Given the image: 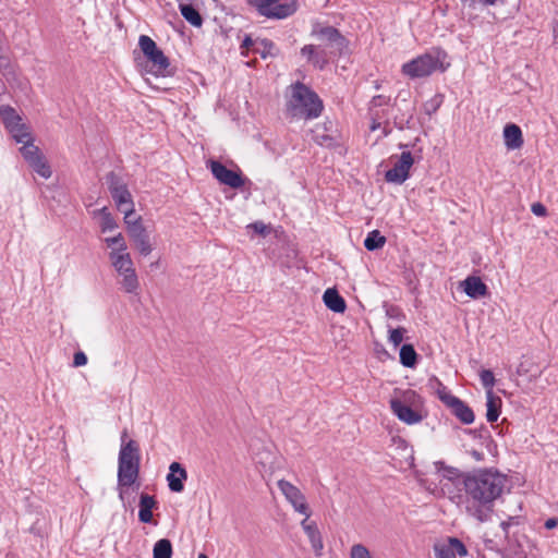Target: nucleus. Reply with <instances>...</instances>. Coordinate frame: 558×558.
I'll return each mask as SVG.
<instances>
[{
  "label": "nucleus",
  "instance_id": "nucleus-11",
  "mask_svg": "<svg viewBox=\"0 0 558 558\" xmlns=\"http://www.w3.org/2000/svg\"><path fill=\"white\" fill-rule=\"evenodd\" d=\"M260 15L269 19H286L296 11L294 1L279 3V0H252Z\"/></svg>",
  "mask_w": 558,
  "mask_h": 558
},
{
  "label": "nucleus",
  "instance_id": "nucleus-54",
  "mask_svg": "<svg viewBox=\"0 0 558 558\" xmlns=\"http://www.w3.org/2000/svg\"><path fill=\"white\" fill-rule=\"evenodd\" d=\"M473 456L475 457L476 460H481V453L474 451Z\"/></svg>",
  "mask_w": 558,
  "mask_h": 558
},
{
  "label": "nucleus",
  "instance_id": "nucleus-40",
  "mask_svg": "<svg viewBox=\"0 0 558 558\" xmlns=\"http://www.w3.org/2000/svg\"><path fill=\"white\" fill-rule=\"evenodd\" d=\"M301 526L307 538L316 536L320 533L317 524L314 521H310V518L304 517V519L301 521Z\"/></svg>",
  "mask_w": 558,
  "mask_h": 558
},
{
  "label": "nucleus",
  "instance_id": "nucleus-51",
  "mask_svg": "<svg viewBox=\"0 0 558 558\" xmlns=\"http://www.w3.org/2000/svg\"><path fill=\"white\" fill-rule=\"evenodd\" d=\"M556 525H557V520L553 519V518L546 520V522H545V527L548 530L554 529Z\"/></svg>",
  "mask_w": 558,
  "mask_h": 558
},
{
  "label": "nucleus",
  "instance_id": "nucleus-38",
  "mask_svg": "<svg viewBox=\"0 0 558 558\" xmlns=\"http://www.w3.org/2000/svg\"><path fill=\"white\" fill-rule=\"evenodd\" d=\"M350 558H373L368 548L363 544H354L350 549Z\"/></svg>",
  "mask_w": 558,
  "mask_h": 558
},
{
  "label": "nucleus",
  "instance_id": "nucleus-41",
  "mask_svg": "<svg viewBox=\"0 0 558 558\" xmlns=\"http://www.w3.org/2000/svg\"><path fill=\"white\" fill-rule=\"evenodd\" d=\"M311 546L317 557L323 555L324 543L320 533L308 538Z\"/></svg>",
  "mask_w": 558,
  "mask_h": 558
},
{
  "label": "nucleus",
  "instance_id": "nucleus-47",
  "mask_svg": "<svg viewBox=\"0 0 558 558\" xmlns=\"http://www.w3.org/2000/svg\"><path fill=\"white\" fill-rule=\"evenodd\" d=\"M531 209L536 216H544L546 214V208L541 203L533 204Z\"/></svg>",
  "mask_w": 558,
  "mask_h": 558
},
{
  "label": "nucleus",
  "instance_id": "nucleus-23",
  "mask_svg": "<svg viewBox=\"0 0 558 558\" xmlns=\"http://www.w3.org/2000/svg\"><path fill=\"white\" fill-rule=\"evenodd\" d=\"M323 300L325 305L335 313H343L347 308L344 299L336 289H327L324 292Z\"/></svg>",
  "mask_w": 558,
  "mask_h": 558
},
{
  "label": "nucleus",
  "instance_id": "nucleus-6",
  "mask_svg": "<svg viewBox=\"0 0 558 558\" xmlns=\"http://www.w3.org/2000/svg\"><path fill=\"white\" fill-rule=\"evenodd\" d=\"M138 46L147 61L150 63L149 72L157 76H163L170 63L162 50H160L156 43L147 35L140 36Z\"/></svg>",
  "mask_w": 558,
  "mask_h": 558
},
{
  "label": "nucleus",
  "instance_id": "nucleus-50",
  "mask_svg": "<svg viewBox=\"0 0 558 558\" xmlns=\"http://www.w3.org/2000/svg\"><path fill=\"white\" fill-rule=\"evenodd\" d=\"M314 140L316 143H318L319 145H329L331 143V137H329L328 135H323L320 137L318 136H314Z\"/></svg>",
  "mask_w": 558,
  "mask_h": 558
},
{
  "label": "nucleus",
  "instance_id": "nucleus-35",
  "mask_svg": "<svg viewBox=\"0 0 558 558\" xmlns=\"http://www.w3.org/2000/svg\"><path fill=\"white\" fill-rule=\"evenodd\" d=\"M435 468L439 475L449 481H454L460 477V471L457 468L447 466L444 462H435Z\"/></svg>",
  "mask_w": 558,
  "mask_h": 558
},
{
  "label": "nucleus",
  "instance_id": "nucleus-10",
  "mask_svg": "<svg viewBox=\"0 0 558 558\" xmlns=\"http://www.w3.org/2000/svg\"><path fill=\"white\" fill-rule=\"evenodd\" d=\"M277 486L295 512L303 517L311 518V507L300 488L286 480H279Z\"/></svg>",
  "mask_w": 558,
  "mask_h": 558
},
{
  "label": "nucleus",
  "instance_id": "nucleus-18",
  "mask_svg": "<svg viewBox=\"0 0 558 558\" xmlns=\"http://www.w3.org/2000/svg\"><path fill=\"white\" fill-rule=\"evenodd\" d=\"M463 291L472 299L484 298L488 293L487 286L478 277H468L461 282Z\"/></svg>",
  "mask_w": 558,
  "mask_h": 558
},
{
  "label": "nucleus",
  "instance_id": "nucleus-24",
  "mask_svg": "<svg viewBox=\"0 0 558 558\" xmlns=\"http://www.w3.org/2000/svg\"><path fill=\"white\" fill-rule=\"evenodd\" d=\"M501 404V399L494 395V391L486 392V418L489 423H494L498 420Z\"/></svg>",
  "mask_w": 558,
  "mask_h": 558
},
{
  "label": "nucleus",
  "instance_id": "nucleus-15",
  "mask_svg": "<svg viewBox=\"0 0 558 558\" xmlns=\"http://www.w3.org/2000/svg\"><path fill=\"white\" fill-rule=\"evenodd\" d=\"M436 558H457V555L464 557L468 555L464 544L454 537H449L446 542L434 545Z\"/></svg>",
  "mask_w": 558,
  "mask_h": 558
},
{
  "label": "nucleus",
  "instance_id": "nucleus-22",
  "mask_svg": "<svg viewBox=\"0 0 558 558\" xmlns=\"http://www.w3.org/2000/svg\"><path fill=\"white\" fill-rule=\"evenodd\" d=\"M93 218L98 219V225L102 233L113 231L118 228V222L106 206L94 210Z\"/></svg>",
  "mask_w": 558,
  "mask_h": 558
},
{
  "label": "nucleus",
  "instance_id": "nucleus-39",
  "mask_svg": "<svg viewBox=\"0 0 558 558\" xmlns=\"http://www.w3.org/2000/svg\"><path fill=\"white\" fill-rule=\"evenodd\" d=\"M480 378L482 381V385L487 391H493V388L495 386V376L492 371L489 369H483L480 374Z\"/></svg>",
  "mask_w": 558,
  "mask_h": 558
},
{
  "label": "nucleus",
  "instance_id": "nucleus-49",
  "mask_svg": "<svg viewBox=\"0 0 558 558\" xmlns=\"http://www.w3.org/2000/svg\"><path fill=\"white\" fill-rule=\"evenodd\" d=\"M314 140L316 143H318L319 145H329L331 143V137H329L328 135H323L320 137L318 136H314Z\"/></svg>",
  "mask_w": 558,
  "mask_h": 558
},
{
  "label": "nucleus",
  "instance_id": "nucleus-32",
  "mask_svg": "<svg viewBox=\"0 0 558 558\" xmlns=\"http://www.w3.org/2000/svg\"><path fill=\"white\" fill-rule=\"evenodd\" d=\"M8 131L17 143H24L32 138L28 126L23 122L13 125V128L11 126Z\"/></svg>",
  "mask_w": 558,
  "mask_h": 558
},
{
  "label": "nucleus",
  "instance_id": "nucleus-8",
  "mask_svg": "<svg viewBox=\"0 0 558 558\" xmlns=\"http://www.w3.org/2000/svg\"><path fill=\"white\" fill-rule=\"evenodd\" d=\"M107 182L117 208L123 215L129 210H131V213H135L133 197L128 185L113 172L108 174Z\"/></svg>",
  "mask_w": 558,
  "mask_h": 558
},
{
  "label": "nucleus",
  "instance_id": "nucleus-34",
  "mask_svg": "<svg viewBox=\"0 0 558 558\" xmlns=\"http://www.w3.org/2000/svg\"><path fill=\"white\" fill-rule=\"evenodd\" d=\"M29 166L33 170L44 179H49L51 177L50 166L46 162L44 156H40L35 161H32Z\"/></svg>",
  "mask_w": 558,
  "mask_h": 558
},
{
  "label": "nucleus",
  "instance_id": "nucleus-7",
  "mask_svg": "<svg viewBox=\"0 0 558 558\" xmlns=\"http://www.w3.org/2000/svg\"><path fill=\"white\" fill-rule=\"evenodd\" d=\"M110 264L118 275V283L121 289L125 293L136 294L140 289V280L132 257H120Z\"/></svg>",
  "mask_w": 558,
  "mask_h": 558
},
{
  "label": "nucleus",
  "instance_id": "nucleus-2",
  "mask_svg": "<svg viewBox=\"0 0 558 558\" xmlns=\"http://www.w3.org/2000/svg\"><path fill=\"white\" fill-rule=\"evenodd\" d=\"M140 447L135 440H128L121 446L118 465L119 498L124 502L129 488L135 484L140 475Z\"/></svg>",
  "mask_w": 558,
  "mask_h": 558
},
{
  "label": "nucleus",
  "instance_id": "nucleus-45",
  "mask_svg": "<svg viewBox=\"0 0 558 558\" xmlns=\"http://www.w3.org/2000/svg\"><path fill=\"white\" fill-rule=\"evenodd\" d=\"M389 100H390L389 97H386L384 95H377L372 98L371 104L373 107H381V106L387 105L389 102Z\"/></svg>",
  "mask_w": 558,
  "mask_h": 558
},
{
  "label": "nucleus",
  "instance_id": "nucleus-9",
  "mask_svg": "<svg viewBox=\"0 0 558 558\" xmlns=\"http://www.w3.org/2000/svg\"><path fill=\"white\" fill-rule=\"evenodd\" d=\"M311 35L316 37L322 43L320 45L329 48L330 53L341 54L347 48V39L332 26L315 24Z\"/></svg>",
  "mask_w": 558,
  "mask_h": 558
},
{
  "label": "nucleus",
  "instance_id": "nucleus-3",
  "mask_svg": "<svg viewBox=\"0 0 558 558\" xmlns=\"http://www.w3.org/2000/svg\"><path fill=\"white\" fill-rule=\"evenodd\" d=\"M448 54L441 48H432L423 54L405 62L401 66V73L411 78L427 77L436 71L445 72L450 63L447 61Z\"/></svg>",
  "mask_w": 558,
  "mask_h": 558
},
{
  "label": "nucleus",
  "instance_id": "nucleus-55",
  "mask_svg": "<svg viewBox=\"0 0 558 558\" xmlns=\"http://www.w3.org/2000/svg\"><path fill=\"white\" fill-rule=\"evenodd\" d=\"M378 126H379V123H373V125H372V128H371V129L374 131V130H376Z\"/></svg>",
  "mask_w": 558,
  "mask_h": 558
},
{
  "label": "nucleus",
  "instance_id": "nucleus-13",
  "mask_svg": "<svg viewBox=\"0 0 558 558\" xmlns=\"http://www.w3.org/2000/svg\"><path fill=\"white\" fill-rule=\"evenodd\" d=\"M414 163L413 156L410 151H403L393 167L385 174L387 182L402 184L408 178L411 167Z\"/></svg>",
  "mask_w": 558,
  "mask_h": 558
},
{
  "label": "nucleus",
  "instance_id": "nucleus-46",
  "mask_svg": "<svg viewBox=\"0 0 558 558\" xmlns=\"http://www.w3.org/2000/svg\"><path fill=\"white\" fill-rule=\"evenodd\" d=\"M259 45V40L254 41L250 36H246L244 40L242 41L241 48L243 49H250L254 46L257 47Z\"/></svg>",
  "mask_w": 558,
  "mask_h": 558
},
{
  "label": "nucleus",
  "instance_id": "nucleus-5",
  "mask_svg": "<svg viewBox=\"0 0 558 558\" xmlns=\"http://www.w3.org/2000/svg\"><path fill=\"white\" fill-rule=\"evenodd\" d=\"M420 405V397L413 390L403 391L390 400L392 413L408 425L417 424L423 420Z\"/></svg>",
  "mask_w": 558,
  "mask_h": 558
},
{
  "label": "nucleus",
  "instance_id": "nucleus-36",
  "mask_svg": "<svg viewBox=\"0 0 558 558\" xmlns=\"http://www.w3.org/2000/svg\"><path fill=\"white\" fill-rule=\"evenodd\" d=\"M437 396L448 408H450L459 398L453 396L441 383L437 384Z\"/></svg>",
  "mask_w": 558,
  "mask_h": 558
},
{
  "label": "nucleus",
  "instance_id": "nucleus-43",
  "mask_svg": "<svg viewBox=\"0 0 558 558\" xmlns=\"http://www.w3.org/2000/svg\"><path fill=\"white\" fill-rule=\"evenodd\" d=\"M404 331L405 330L403 328H396V329L390 330L389 341L395 347H398L402 342V340H403Z\"/></svg>",
  "mask_w": 558,
  "mask_h": 558
},
{
  "label": "nucleus",
  "instance_id": "nucleus-1",
  "mask_svg": "<svg viewBox=\"0 0 558 558\" xmlns=\"http://www.w3.org/2000/svg\"><path fill=\"white\" fill-rule=\"evenodd\" d=\"M506 483L507 477L493 469L468 474L463 480L466 513L478 522L487 521L493 512L494 501L501 496Z\"/></svg>",
  "mask_w": 558,
  "mask_h": 558
},
{
  "label": "nucleus",
  "instance_id": "nucleus-27",
  "mask_svg": "<svg viewBox=\"0 0 558 558\" xmlns=\"http://www.w3.org/2000/svg\"><path fill=\"white\" fill-rule=\"evenodd\" d=\"M182 16L193 26H201L203 23L202 16L198 11L191 4L180 3L179 5Z\"/></svg>",
  "mask_w": 558,
  "mask_h": 558
},
{
  "label": "nucleus",
  "instance_id": "nucleus-25",
  "mask_svg": "<svg viewBox=\"0 0 558 558\" xmlns=\"http://www.w3.org/2000/svg\"><path fill=\"white\" fill-rule=\"evenodd\" d=\"M449 409L463 424H472L474 422L472 409L462 400L458 399Z\"/></svg>",
  "mask_w": 558,
  "mask_h": 558
},
{
  "label": "nucleus",
  "instance_id": "nucleus-17",
  "mask_svg": "<svg viewBox=\"0 0 558 558\" xmlns=\"http://www.w3.org/2000/svg\"><path fill=\"white\" fill-rule=\"evenodd\" d=\"M186 480V470L179 462H172L167 475L169 489L173 493H181L184 489V481Z\"/></svg>",
  "mask_w": 558,
  "mask_h": 558
},
{
  "label": "nucleus",
  "instance_id": "nucleus-14",
  "mask_svg": "<svg viewBox=\"0 0 558 558\" xmlns=\"http://www.w3.org/2000/svg\"><path fill=\"white\" fill-rule=\"evenodd\" d=\"M301 54L306 58L307 62L322 70L329 62L330 56L336 53H330V49L323 45H305L301 49Z\"/></svg>",
  "mask_w": 558,
  "mask_h": 558
},
{
  "label": "nucleus",
  "instance_id": "nucleus-12",
  "mask_svg": "<svg viewBox=\"0 0 558 558\" xmlns=\"http://www.w3.org/2000/svg\"><path fill=\"white\" fill-rule=\"evenodd\" d=\"M208 166L213 175L221 184L228 185L232 189H240L244 185L245 180L241 175V172L230 170L217 160H210Z\"/></svg>",
  "mask_w": 558,
  "mask_h": 558
},
{
  "label": "nucleus",
  "instance_id": "nucleus-53",
  "mask_svg": "<svg viewBox=\"0 0 558 558\" xmlns=\"http://www.w3.org/2000/svg\"><path fill=\"white\" fill-rule=\"evenodd\" d=\"M126 436H128V432H126V430H124V432L122 433V435H121V441H122L121 446H122L123 444H126V442H128V441H125Z\"/></svg>",
  "mask_w": 558,
  "mask_h": 558
},
{
  "label": "nucleus",
  "instance_id": "nucleus-37",
  "mask_svg": "<svg viewBox=\"0 0 558 558\" xmlns=\"http://www.w3.org/2000/svg\"><path fill=\"white\" fill-rule=\"evenodd\" d=\"M254 51L260 53L263 58H266L267 56L275 54L276 46L268 39H262L259 40V45L254 48Z\"/></svg>",
  "mask_w": 558,
  "mask_h": 558
},
{
  "label": "nucleus",
  "instance_id": "nucleus-48",
  "mask_svg": "<svg viewBox=\"0 0 558 558\" xmlns=\"http://www.w3.org/2000/svg\"><path fill=\"white\" fill-rule=\"evenodd\" d=\"M248 227L252 228L255 232H257L259 234H264L265 230H266V226L259 221L254 222V223L250 225Z\"/></svg>",
  "mask_w": 558,
  "mask_h": 558
},
{
  "label": "nucleus",
  "instance_id": "nucleus-20",
  "mask_svg": "<svg viewBox=\"0 0 558 558\" xmlns=\"http://www.w3.org/2000/svg\"><path fill=\"white\" fill-rule=\"evenodd\" d=\"M138 520L142 523L153 522V510L157 508V500L154 496L142 494L138 504Z\"/></svg>",
  "mask_w": 558,
  "mask_h": 558
},
{
  "label": "nucleus",
  "instance_id": "nucleus-29",
  "mask_svg": "<svg viewBox=\"0 0 558 558\" xmlns=\"http://www.w3.org/2000/svg\"><path fill=\"white\" fill-rule=\"evenodd\" d=\"M154 558H171L172 557V545L167 538H161L156 542L153 549Z\"/></svg>",
  "mask_w": 558,
  "mask_h": 558
},
{
  "label": "nucleus",
  "instance_id": "nucleus-30",
  "mask_svg": "<svg viewBox=\"0 0 558 558\" xmlns=\"http://www.w3.org/2000/svg\"><path fill=\"white\" fill-rule=\"evenodd\" d=\"M386 243V238L380 234L378 230H373L369 232L364 240V246L368 251H375L381 248Z\"/></svg>",
  "mask_w": 558,
  "mask_h": 558
},
{
  "label": "nucleus",
  "instance_id": "nucleus-42",
  "mask_svg": "<svg viewBox=\"0 0 558 558\" xmlns=\"http://www.w3.org/2000/svg\"><path fill=\"white\" fill-rule=\"evenodd\" d=\"M502 0H461L462 3L469 5L470 8H477V7H487V5H495L498 2H501Z\"/></svg>",
  "mask_w": 558,
  "mask_h": 558
},
{
  "label": "nucleus",
  "instance_id": "nucleus-19",
  "mask_svg": "<svg viewBox=\"0 0 558 558\" xmlns=\"http://www.w3.org/2000/svg\"><path fill=\"white\" fill-rule=\"evenodd\" d=\"M123 220L131 241L147 232L146 228L143 225L142 217L135 216V213H131V210L125 211Z\"/></svg>",
  "mask_w": 558,
  "mask_h": 558
},
{
  "label": "nucleus",
  "instance_id": "nucleus-28",
  "mask_svg": "<svg viewBox=\"0 0 558 558\" xmlns=\"http://www.w3.org/2000/svg\"><path fill=\"white\" fill-rule=\"evenodd\" d=\"M135 248L138 251V253L143 256H148L154 251V245L150 241L149 233L146 232L143 235H140L138 238H135L132 240Z\"/></svg>",
  "mask_w": 558,
  "mask_h": 558
},
{
  "label": "nucleus",
  "instance_id": "nucleus-56",
  "mask_svg": "<svg viewBox=\"0 0 558 558\" xmlns=\"http://www.w3.org/2000/svg\"><path fill=\"white\" fill-rule=\"evenodd\" d=\"M501 526H502V529L506 531V530H507V527H508V523L502 522V523H501Z\"/></svg>",
  "mask_w": 558,
  "mask_h": 558
},
{
  "label": "nucleus",
  "instance_id": "nucleus-52",
  "mask_svg": "<svg viewBox=\"0 0 558 558\" xmlns=\"http://www.w3.org/2000/svg\"><path fill=\"white\" fill-rule=\"evenodd\" d=\"M518 374L519 375H524L529 372V369L525 367V363H521L518 367Z\"/></svg>",
  "mask_w": 558,
  "mask_h": 558
},
{
  "label": "nucleus",
  "instance_id": "nucleus-33",
  "mask_svg": "<svg viewBox=\"0 0 558 558\" xmlns=\"http://www.w3.org/2000/svg\"><path fill=\"white\" fill-rule=\"evenodd\" d=\"M21 153L24 159L28 162L35 161L37 158L43 156L39 151V148L34 145L33 138L25 141L23 147L21 148Z\"/></svg>",
  "mask_w": 558,
  "mask_h": 558
},
{
  "label": "nucleus",
  "instance_id": "nucleus-31",
  "mask_svg": "<svg viewBox=\"0 0 558 558\" xmlns=\"http://www.w3.org/2000/svg\"><path fill=\"white\" fill-rule=\"evenodd\" d=\"M416 352L411 344H403L400 349V362L405 367H413L416 364Z\"/></svg>",
  "mask_w": 558,
  "mask_h": 558
},
{
  "label": "nucleus",
  "instance_id": "nucleus-26",
  "mask_svg": "<svg viewBox=\"0 0 558 558\" xmlns=\"http://www.w3.org/2000/svg\"><path fill=\"white\" fill-rule=\"evenodd\" d=\"M0 117L7 130L22 122V118L16 113L15 109L10 106L0 107Z\"/></svg>",
  "mask_w": 558,
  "mask_h": 558
},
{
  "label": "nucleus",
  "instance_id": "nucleus-44",
  "mask_svg": "<svg viewBox=\"0 0 558 558\" xmlns=\"http://www.w3.org/2000/svg\"><path fill=\"white\" fill-rule=\"evenodd\" d=\"M87 363V356L84 352L78 351L74 354L73 357V365L75 367L84 366Z\"/></svg>",
  "mask_w": 558,
  "mask_h": 558
},
{
  "label": "nucleus",
  "instance_id": "nucleus-57",
  "mask_svg": "<svg viewBox=\"0 0 558 558\" xmlns=\"http://www.w3.org/2000/svg\"><path fill=\"white\" fill-rule=\"evenodd\" d=\"M197 558H208L205 554H199Z\"/></svg>",
  "mask_w": 558,
  "mask_h": 558
},
{
  "label": "nucleus",
  "instance_id": "nucleus-4",
  "mask_svg": "<svg viewBox=\"0 0 558 558\" xmlns=\"http://www.w3.org/2000/svg\"><path fill=\"white\" fill-rule=\"evenodd\" d=\"M289 110L293 117L313 119L322 113L323 104L316 93L298 83L292 89Z\"/></svg>",
  "mask_w": 558,
  "mask_h": 558
},
{
  "label": "nucleus",
  "instance_id": "nucleus-21",
  "mask_svg": "<svg viewBox=\"0 0 558 558\" xmlns=\"http://www.w3.org/2000/svg\"><path fill=\"white\" fill-rule=\"evenodd\" d=\"M505 145L508 149H518L523 145V136L521 129L513 123H509L504 128Z\"/></svg>",
  "mask_w": 558,
  "mask_h": 558
},
{
  "label": "nucleus",
  "instance_id": "nucleus-16",
  "mask_svg": "<svg viewBox=\"0 0 558 558\" xmlns=\"http://www.w3.org/2000/svg\"><path fill=\"white\" fill-rule=\"evenodd\" d=\"M107 247L109 248L108 257L110 263L118 260L120 257L131 256L128 252L126 241L121 232L113 236H107L104 239Z\"/></svg>",
  "mask_w": 558,
  "mask_h": 558
}]
</instances>
